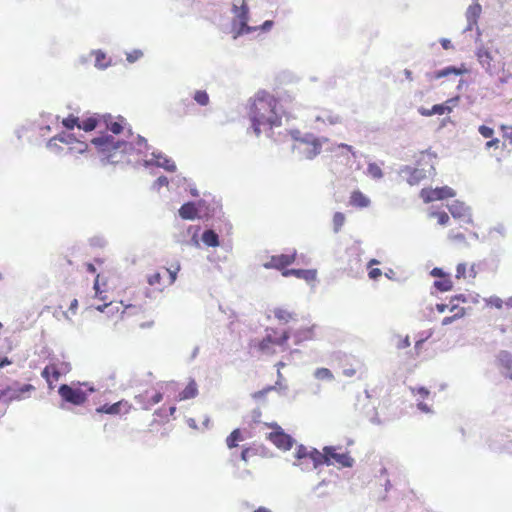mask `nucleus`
Segmentation results:
<instances>
[{
  "instance_id": "nucleus-1",
  "label": "nucleus",
  "mask_w": 512,
  "mask_h": 512,
  "mask_svg": "<svg viewBox=\"0 0 512 512\" xmlns=\"http://www.w3.org/2000/svg\"><path fill=\"white\" fill-rule=\"evenodd\" d=\"M97 152L104 156L102 159L109 164H117L121 162L126 155L137 151L139 155H145L151 148L145 137L138 135L136 143L115 138L107 132H100L96 137L91 139Z\"/></svg>"
},
{
  "instance_id": "nucleus-2",
  "label": "nucleus",
  "mask_w": 512,
  "mask_h": 512,
  "mask_svg": "<svg viewBox=\"0 0 512 512\" xmlns=\"http://www.w3.org/2000/svg\"><path fill=\"white\" fill-rule=\"evenodd\" d=\"M249 120L256 136L262 131H272L281 125V116L278 113V100L269 92L259 91L249 107Z\"/></svg>"
},
{
  "instance_id": "nucleus-3",
  "label": "nucleus",
  "mask_w": 512,
  "mask_h": 512,
  "mask_svg": "<svg viewBox=\"0 0 512 512\" xmlns=\"http://www.w3.org/2000/svg\"><path fill=\"white\" fill-rule=\"evenodd\" d=\"M341 446H324L321 451H314L316 459L314 460V468H319L322 465L331 466L334 464L339 465L342 468H352L355 460L350 456L349 452L339 453Z\"/></svg>"
},
{
  "instance_id": "nucleus-4",
  "label": "nucleus",
  "mask_w": 512,
  "mask_h": 512,
  "mask_svg": "<svg viewBox=\"0 0 512 512\" xmlns=\"http://www.w3.org/2000/svg\"><path fill=\"white\" fill-rule=\"evenodd\" d=\"M94 391V387L89 383L78 385L61 384L58 387V394L60 395L63 402L60 407L64 409V403L80 406L86 402L88 395Z\"/></svg>"
},
{
  "instance_id": "nucleus-5",
  "label": "nucleus",
  "mask_w": 512,
  "mask_h": 512,
  "mask_svg": "<svg viewBox=\"0 0 512 512\" xmlns=\"http://www.w3.org/2000/svg\"><path fill=\"white\" fill-rule=\"evenodd\" d=\"M231 12L234 14V18L232 19V31L234 33V38L250 34L257 30V27L248 25L250 9L245 0H243L239 6L233 4Z\"/></svg>"
},
{
  "instance_id": "nucleus-6",
  "label": "nucleus",
  "mask_w": 512,
  "mask_h": 512,
  "mask_svg": "<svg viewBox=\"0 0 512 512\" xmlns=\"http://www.w3.org/2000/svg\"><path fill=\"white\" fill-rule=\"evenodd\" d=\"M35 390L32 384L25 383L20 384L14 381L12 385H9L0 390V403L7 406L12 401H20L30 396V393Z\"/></svg>"
},
{
  "instance_id": "nucleus-7",
  "label": "nucleus",
  "mask_w": 512,
  "mask_h": 512,
  "mask_svg": "<svg viewBox=\"0 0 512 512\" xmlns=\"http://www.w3.org/2000/svg\"><path fill=\"white\" fill-rule=\"evenodd\" d=\"M266 426L272 429V431L267 435V438L280 450L288 451L290 450L296 440L276 422L266 423Z\"/></svg>"
},
{
  "instance_id": "nucleus-8",
  "label": "nucleus",
  "mask_w": 512,
  "mask_h": 512,
  "mask_svg": "<svg viewBox=\"0 0 512 512\" xmlns=\"http://www.w3.org/2000/svg\"><path fill=\"white\" fill-rule=\"evenodd\" d=\"M152 158L146 159L143 161V166L146 168L150 167H160L163 168L167 172H175L177 167L175 162L165 155L161 151L154 150L151 152Z\"/></svg>"
},
{
  "instance_id": "nucleus-9",
  "label": "nucleus",
  "mask_w": 512,
  "mask_h": 512,
  "mask_svg": "<svg viewBox=\"0 0 512 512\" xmlns=\"http://www.w3.org/2000/svg\"><path fill=\"white\" fill-rule=\"evenodd\" d=\"M321 150L322 142L319 137H316V140L312 143H299L292 146V151L298 153L300 159L312 160L321 153Z\"/></svg>"
},
{
  "instance_id": "nucleus-10",
  "label": "nucleus",
  "mask_w": 512,
  "mask_h": 512,
  "mask_svg": "<svg viewBox=\"0 0 512 512\" xmlns=\"http://www.w3.org/2000/svg\"><path fill=\"white\" fill-rule=\"evenodd\" d=\"M205 205V199L187 201L178 210L179 217L183 220H195L202 217L201 206Z\"/></svg>"
},
{
  "instance_id": "nucleus-11",
  "label": "nucleus",
  "mask_w": 512,
  "mask_h": 512,
  "mask_svg": "<svg viewBox=\"0 0 512 512\" xmlns=\"http://www.w3.org/2000/svg\"><path fill=\"white\" fill-rule=\"evenodd\" d=\"M476 30H477V38H476L475 42H476V44H478L480 42V44L477 45V47H476L475 55L477 57L479 64L482 66V68H484L487 73L492 75V73H493L492 72V64H491V62L493 61L492 54L487 48H485V46L481 42V40H480L481 31L478 26H476Z\"/></svg>"
},
{
  "instance_id": "nucleus-12",
  "label": "nucleus",
  "mask_w": 512,
  "mask_h": 512,
  "mask_svg": "<svg viewBox=\"0 0 512 512\" xmlns=\"http://www.w3.org/2000/svg\"><path fill=\"white\" fill-rule=\"evenodd\" d=\"M296 255V250L291 254L273 255L269 261L263 264V267L265 269H276L282 272L284 269H289L288 266L294 263Z\"/></svg>"
},
{
  "instance_id": "nucleus-13",
  "label": "nucleus",
  "mask_w": 512,
  "mask_h": 512,
  "mask_svg": "<svg viewBox=\"0 0 512 512\" xmlns=\"http://www.w3.org/2000/svg\"><path fill=\"white\" fill-rule=\"evenodd\" d=\"M447 208L455 219H460L467 224H472V209L470 206L466 205L464 202L455 200L453 203L447 205Z\"/></svg>"
},
{
  "instance_id": "nucleus-14",
  "label": "nucleus",
  "mask_w": 512,
  "mask_h": 512,
  "mask_svg": "<svg viewBox=\"0 0 512 512\" xmlns=\"http://www.w3.org/2000/svg\"><path fill=\"white\" fill-rule=\"evenodd\" d=\"M111 118H112V115L109 113L89 114L86 117H84L82 120H80L79 129L83 130L85 132H91V131L95 130L101 122L103 123V121L110 120Z\"/></svg>"
},
{
  "instance_id": "nucleus-15",
  "label": "nucleus",
  "mask_w": 512,
  "mask_h": 512,
  "mask_svg": "<svg viewBox=\"0 0 512 512\" xmlns=\"http://www.w3.org/2000/svg\"><path fill=\"white\" fill-rule=\"evenodd\" d=\"M469 70L466 68L465 64H461L460 66L449 65L442 69L436 70L434 72H427L426 77L430 80L432 79H440L450 75L461 76L463 74L468 73Z\"/></svg>"
},
{
  "instance_id": "nucleus-16",
  "label": "nucleus",
  "mask_w": 512,
  "mask_h": 512,
  "mask_svg": "<svg viewBox=\"0 0 512 512\" xmlns=\"http://www.w3.org/2000/svg\"><path fill=\"white\" fill-rule=\"evenodd\" d=\"M399 174L405 178L411 186L419 184L421 180L426 178V171L424 169L414 168L408 165L401 167Z\"/></svg>"
},
{
  "instance_id": "nucleus-17",
  "label": "nucleus",
  "mask_w": 512,
  "mask_h": 512,
  "mask_svg": "<svg viewBox=\"0 0 512 512\" xmlns=\"http://www.w3.org/2000/svg\"><path fill=\"white\" fill-rule=\"evenodd\" d=\"M202 209V217L205 220L209 219H219L221 218L222 205L219 200L212 198V200L205 199V205L201 206Z\"/></svg>"
},
{
  "instance_id": "nucleus-18",
  "label": "nucleus",
  "mask_w": 512,
  "mask_h": 512,
  "mask_svg": "<svg viewBox=\"0 0 512 512\" xmlns=\"http://www.w3.org/2000/svg\"><path fill=\"white\" fill-rule=\"evenodd\" d=\"M317 271L315 269L289 268L282 271V276H294L298 279H304L307 282L316 279Z\"/></svg>"
},
{
  "instance_id": "nucleus-19",
  "label": "nucleus",
  "mask_w": 512,
  "mask_h": 512,
  "mask_svg": "<svg viewBox=\"0 0 512 512\" xmlns=\"http://www.w3.org/2000/svg\"><path fill=\"white\" fill-rule=\"evenodd\" d=\"M479 294H456L450 297V311L453 312L458 309L459 303H463L466 305L468 302L478 303L479 302Z\"/></svg>"
},
{
  "instance_id": "nucleus-20",
  "label": "nucleus",
  "mask_w": 512,
  "mask_h": 512,
  "mask_svg": "<svg viewBox=\"0 0 512 512\" xmlns=\"http://www.w3.org/2000/svg\"><path fill=\"white\" fill-rule=\"evenodd\" d=\"M201 242L207 247H218L220 246V238L214 226L206 228L201 234Z\"/></svg>"
},
{
  "instance_id": "nucleus-21",
  "label": "nucleus",
  "mask_w": 512,
  "mask_h": 512,
  "mask_svg": "<svg viewBox=\"0 0 512 512\" xmlns=\"http://www.w3.org/2000/svg\"><path fill=\"white\" fill-rule=\"evenodd\" d=\"M103 123L106 125V132H111V135L116 138L117 135L121 134L124 131L126 119L122 116H118L116 120H113L112 117L110 120L103 121Z\"/></svg>"
},
{
  "instance_id": "nucleus-22",
  "label": "nucleus",
  "mask_w": 512,
  "mask_h": 512,
  "mask_svg": "<svg viewBox=\"0 0 512 512\" xmlns=\"http://www.w3.org/2000/svg\"><path fill=\"white\" fill-rule=\"evenodd\" d=\"M314 451L319 450L314 447L308 449L304 444H299L296 446L294 457L296 461L309 459L314 464V460L316 459V456L313 453Z\"/></svg>"
},
{
  "instance_id": "nucleus-23",
  "label": "nucleus",
  "mask_w": 512,
  "mask_h": 512,
  "mask_svg": "<svg viewBox=\"0 0 512 512\" xmlns=\"http://www.w3.org/2000/svg\"><path fill=\"white\" fill-rule=\"evenodd\" d=\"M316 325L300 328L293 333L294 343L300 345L302 342L312 340L314 338V329Z\"/></svg>"
},
{
  "instance_id": "nucleus-24",
  "label": "nucleus",
  "mask_w": 512,
  "mask_h": 512,
  "mask_svg": "<svg viewBox=\"0 0 512 512\" xmlns=\"http://www.w3.org/2000/svg\"><path fill=\"white\" fill-rule=\"evenodd\" d=\"M266 335L262 340L259 341L257 348L262 353H268L271 345H274V335L277 334V330L274 328H267Z\"/></svg>"
},
{
  "instance_id": "nucleus-25",
  "label": "nucleus",
  "mask_w": 512,
  "mask_h": 512,
  "mask_svg": "<svg viewBox=\"0 0 512 512\" xmlns=\"http://www.w3.org/2000/svg\"><path fill=\"white\" fill-rule=\"evenodd\" d=\"M90 55L95 56L94 66L99 70H105L112 65V60L110 58H108L107 54L100 49L92 50L90 52Z\"/></svg>"
},
{
  "instance_id": "nucleus-26",
  "label": "nucleus",
  "mask_w": 512,
  "mask_h": 512,
  "mask_svg": "<svg viewBox=\"0 0 512 512\" xmlns=\"http://www.w3.org/2000/svg\"><path fill=\"white\" fill-rule=\"evenodd\" d=\"M497 361L507 370L505 377L512 380V354L509 351L501 350L497 355Z\"/></svg>"
},
{
  "instance_id": "nucleus-27",
  "label": "nucleus",
  "mask_w": 512,
  "mask_h": 512,
  "mask_svg": "<svg viewBox=\"0 0 512 512\" xmlns=\"http://www.w3.org/2000/svg\"><path fill=\"white\" fill-rule=\"evenodd\" d=\"M370 199L360 190H355L351 193L350 204L357 208H366L370 205Z\"/></svg>"
},
{
  "instance_id": "nucleus-28",
  "label": "nucleus",
  "mask_w": 512,
  "mask_h": 512,
  "mask_svg": "<svg viewBox=\"0 0 512 512\" xmlns=\"http://www.w3.org/2000/svg\"><path fill=\"white\" fill-rule=\"evenodd\" d=\"M135 400L138 404L142 405V408L144 410H149L151 407L163 400V393L162 392H156L150 400L145 401V395L139 394L135 397Z\"/></svg>"
},
{
  "instance_id": "nucleus-29",
  "label": "nucleus",
  "mask_w": 512,
  "mask_h": 512,
  "mask_svg": "<svg viewBox=\"0 0 512 512\" xmlns=\"http://www.w3.org/2000/svg\"><path fill=\"white\" fill-rule=\"evenodd\" d=\"M289 134L291 138L295 141L294 144L304 143L309 144L312 143V141L316 140V137L313 133H302L298 129H292L289 130Z\"/></svg>"
},
{
  "instance_id": "nucleus-30",
  "label": "nucleus",
  "mask_w": 512,
  "mask_h": 512,
  "mask_svg": "<svg viewBox=\"0 0 512 512\" xmlns=\"http://www.w3.org/2000/svg\"><path fill=\"white\" fill-rule=\"evenodd\" d=\"M41 376L46 380L50 389L53 388V382L58 381L61 376V373L55 366H46L42 372Z\"/></svg>"
},
{
  "instance_id": "nucleus-31",
  "label": "nucleus",
  "mask_w": 512,
  "mask_h": 512,
  "mask_svg": "<svg viewBox=\"0 0 512 512\" xmlns=\"http://www.w3.org/2000/svg\"><path fill=\"white\" fill-rule=\"evenodd\" d=\"M198 394V386L194 379H190L186 387L179 393V400L195 398Z\"/></svg>"
},
{
  "instance_id": "nucleus-32",
  "label": "nucleus",
  "mask_w": 512,
  "mask_h": 512,
  "mask_svg": "<svg viewBox=\"0 0 512 512\" xmlns=\"http://www.w3.org/2000/svg\"><path fill=\"white\" fill-rule=\"evenodd\" d=\"M124 404V401H118L112 404H104L100 405L96 408V412L99 414H109V415H118L121 412V407Z\"/></svg>"
},
{
  "instance_id": "nucleus-33",
  "label": "nucleus",
  "mask_w": 512,
  "mask_h": 512,
  "mask_svg": "<svg viewBox=\"0 0 512 512\" xmlns=\"http://www.w3.org/2000/svg\"><path fill=\"white\" fill-rule=\"evenodd\" d=\"M245 437L243 436L242 430L240 428H235L226 438V444L229 449L235 448L238 446V442L243 441Z\"/></svg>"
},
{
  "instance_id": "nucleus-34",
  "label": "nucleus",
  "mask_w": 512,
  "mask_h": 512,
  "mask_svg": "<svg viewBox=\"0 0 512 512\" xmlns=\"http://www.w3.org/2000/svg\"><path fill=\"white\" fill-rule=\"evenodd\" d=\"M433 287L439 292H448L453 289V282L450 274L433 282Z\"/></svg>"
},
{
  "instance_id": "nucleus-35",
  "label": "nucleus",
  "mask_w": 512,
  "mask_h": 512,
  "mask_svg": "<svg viewBox=\"0 0 512 512\" xmlns=\"http://www.w3.org/2000/svg\"><path fill=\"white\" fill-rule=\"evenodd\" d=\"M316 121H322L324 123H329L331 125H335V124H339L342 122V118L337 115V114H334L332 113L331 111H323L321 115H318L316 117Z\"/></svg>"
},
{
  "instance_id": "nucleus-36",
  "label": "nucleus",
  "mask_w": 512,
  "mask_h": 512,
  "mask_svg": "<svg viewBox=\"0 0 512 512\" xmlns=\"http://www.w3.org/2000/svg\"><path fill=\"white\" fill-rule=\"evenodd\" d=\"M436 200H444L456 195V191L449 186H441L434 188Z\"/></svg>"
},
{
  "instance_id": "nucleus-37",
  "label": "nucleus",
  "mask_w": 512,
  "mask_h": 512,
  "mask_svg": "<svg viewBox=\"0 0 512 512\" xmlns=\"http://www.w3.org/2000/svg\"><path fill=\"white\" fill-rule=\"evenodd\" d=\"M201 227L199 225L189 226L188 232L192 233L191 239L187 241L188 245L194 246L196 248H200L201 237L199 238V232Z\"/></svg>"
},
{
  "instance_id": "nucleus-38",
  "label": "nucleus",
  "mask_w": 512,
  "mask_h": 512,
  "mask_svg": "<svg viewBox=\"0 0 512 512\" xmlns=\"http://www.w3.org/2000/svg\"><path fill=\"white\" fill-rule=\"evenodd\" d=\"M79 124L80 118L73 114H69L66 118L62 120L63 127L68 131L73 130L75 127L79 129Z\"/></svg>"
},
{
  "instance_id": "nucleus-39",
  "label": "nucleus",
  "mask_w": 512,
  "mask_h": 512,
  "mask_svg": "<svg viewBox=\"0 0 512 512\" xmlns=\"http://www.w3.org/2000/svg\"><path fill=\"white\" fill-rule=\"evenodd\" d=\"M193 99L200 106H207L210 102V97L206 90H196L193 94Z\"/></svg>"
},
{
  "instance_id": "nucleus-40",
  "label": "nucleus",
  "mask_w": 512,
  "mask_h": 512,
  "mask_svg": "<svg viewBox=\"0 0 512 512\" xmlns=\"http://www.w3.org/2000/svg\"><path fill=\"white\" fill-rule=\"evenodd\" d=\"M314 377L318 380H326V381H331L334 378L331 370L328 368H324V367L317 368L314 371Z\"/></svg>"
},
{
  "instance_id": "nucleus-41",
  "label": "nucleus",
  "mask_w": 512,
  "mask_h": 512,
  "mask_svg": "<svg viewBox=\"0 0 512 512\" xmlns=\"http://www.w3.org/2000/svg\"><path fill=\"white\" fill-rule=\"evenodd\" d=\"M433 330H424L418 333L417 339L415 341V349H420L423 344L432 337Z\"/></svg>"
},
{
  "instance_id": "nucleus-42",
  "label": "nucleus",
  "mask_w": 512,
  "mask_h": 512,
  "mask_svg": "<svg viewBox=\"0 0 512 512\" xmlns=\"http://www.w3.org/2000/svg\"><path fill=\"white\" fill-rule=\"evenodd\" d=\"M345 223V215L342 212H335L333 215V231L338 233Z\"/></svg>"
},
{
  "instance_id": "nucleus-43",
  "label": "nucleus",
  "mask_w": 512,
  "mask_h": 512,
  "mask_svg": "<svg viewBox=\"0 0 512 512\" xmlns=\"http://www.w3.org/2000/svg\"><path fill=\"white\" fill-rule=\"evenodd\" d=\"M277 386H279L281 388L279 381H277L275 385H269V386L263 388L262 390L254 392L252 394V397L255 400H260V399L264 398L270 391L276 390Z\"/></svg>"
},
{
  "instance_id": "nucleus-44",
  "label": "nucleus",
  "mask_w": 512,
  "mask_h": 512,
  "mask_svg": "<svg viewBox=\"0 0 512 512\" xmlns=\"http://www.w3.org/2000/svg\"><path fill=\"white\" fill-rule=\"evenodd\" d=\"M176 410L177 408L175 405L170 406L169 408L161 407L155 411L154 415L168 420L169 416H173Z\"/></svg>"
},
{
  "instance_id": "nucleus-45",
  "label": "nucleus",
  "mask_w": 512,
  "mask_h": 512,
  "mask_svg": "<svg viewBox=\"0 0 512 512\" xmlns=\"http://www.w3.org/2000/svg\"><path fill=\"white\" fill-rule=\"evenodd\" d=\"M274 316L279 321L288 322L290 319H293L294 314L291 313V312H288L287 310L282 309V308H275L274 309Z\"/></svg>"
},
{
  "instance_id": "nucleus-46",
  "label": "nucleus",
  "mask_w": 512,
  "mask_h": 512,
  "mask_svg": "<svg viewBox=\"0 0 512 512\" xmlns=\"http://www.w3.org/2000/svg\"><path fill=\"white\" fill-rule=\"evenodd\" d=\"M290 328L287 329V330H284L279 337H276L274 335V345H277V346H280V347H284L287 342L289 341L290 337H291V332H290Z\"/></svg>"
},
{
  "instance_id": "nucleus-47",
  "label": "nucleus",
  "mask_w": 512,
  "mask_h": 512,
  "mask_svg": "<svg viewBox=\"0 0 512 512\" xmlns=\"http://www.w3.org/2000/svg\"><path fill=\"white\" fill-rule=\"evenodd\" d=\"M367 171L374 179H381L384 176L382 169L374 162L368 164Z\"/></svg>"
},
{
  "instance_id": "nucleus-48",
  "label": "nucleus",
  "mask_w": 512,
  "mask_h": 512,
  "mask_svg": "<svg viewBox=\"0 0 512 512\" xmlns=\"http://www.w3.org/2000/svg\"><path fill=\"white\" fill-rule=\"evenodd\" d=\"M434 193V188H423L420 191V197L424 203H431L436 201Z\"/></svg>"
},
{
  "instance_id": "nucleus-49",
  "label": "nucleus",
  "mask_w": 512,
  "mask_h": 512,
  "mask_svg": "<svg viewBox=\"0 0 512 512\" xmlns=\"http://www.w3.org/2000/svg\"><path fill=\"white\" fill-rule=\"evenodd\" d=\"M430 216L431 217H436L437 221H438V224L441 225V226L447 225L449 223V220H450L448 214L445 211L431 212Z\"/></svg>"
},
{
  "instance_id": "nucleus-50",
  "label": "nucleus",
  "mask_w": 512,
  "mask_h": 512,
  "mask_svg": "<svg viewBox=\"0 0 512 512\" xmlns=\"http://www.w3.org/2000/svg\"><path fill=\"white\" fill-rule=\"evenodd\" d=\"M89 243H90L91 247L104 248V247H106L108 242L105 239V237H103L101 235H96V236H93L92 238H90Z\"/></svg>"
},
{
  "instance_id": "nucleus-51",
  "label": "nucleus",
  "mask_w": 512,
  "mask_h": 512,
  "mask_svg": "<svg viewBox=\"0 0 512 512\" xmlns=\"http://www.w3.org/2000/svg\"><path fill=\"white\" fill-rule=\"evenodd\" d=\"M258 451H259V448H257L256 446H244L242 448V451L240 453V459L247 462L248 461V457L250 454H258Z\"/></svg>"
},
{
  "instance_id": "nucleus-52",
  "label": "nucleus",
  "mask_w": 512,
  "mask_h": 512,
  "mask_svg": "<svg viewBox=\"0 0 512 512\" xmlns=\"http://www.w3.org/2000/svg\"><path fill=\"white\" fill-rule=\"evenodd\" d=\"M143 55L144 53L142 50L134 49L133 51L126 53V60L132 64L141 59Z\"/></svg>"
},
{
  "instance_id": "nucleus-53",
  "label": "nucleus",
  "mask_w": 512,
  "mask_h": 512,
  "mask_svg": "<svg viewBox=\"0 0 512 512\" xmlns=\"http://www.w3.org/2000/svg\"><path fill=\"white\" fill-rule=\"evenodd\" d=\"M433 115L450 114L451 108H448L444 103L434 104L432 106Z\"/></svg>"
},
{
  "instance_id": "nucleus-54",
  "label": "nucleus",
  "mask_w": 512,
  "mask_h": 512,
  "mask_svg": "<svg viewBox=\"0 0 512 512\" xmlns=\"http://www.w3.org/2000/svg\"><path fill=\"white\" fill-rule=\"evenodd\" d=\"M178 106L181 107L180 114H188L190 108H192L194 106V103L189 98H182L178 102Z\"/></svg>"
},
{
  "instance_id": "nucleus-55",
  "label": "nucleus",
  "mask_w": 512,
  "mask_h": 512,
  "mask_svg": "<svg viewBox=\"0 0 512 512\" xmlns=\"http://www.w3.org/2000/svg\"><path fill=\"white\" fill-rule=\"evenodd\" d=\"M56 137L59 142L65 143V144H71V143L77 141L75 135L71 134V133L62 132V133L56 135Z\"/></svg>"
},
{
  "instance_id": "nucleus-56",
  "label": "nucleus",
  "mask_w": 512,
  "mask_h": 512,
  "mask_svg": "<svg viewBox=\"0 0 512 512\" xmlns=\"http://www.w3.org/2000/svg\"><path fill=\"white\" fill-rule=\"evenodd\" d=\"M169 180L166 176L161 175L159 176L152 184V189L159 191L161 187L168 186Z\"/></svg>"
},
{
  "instance_id": "nucleus-57",
  "label": "nucleus",
  "mask_w": 512,
  "mask_h": 512,
  "mask_svg": "<svg viewBox=\"0 0 512 512\" xmlns=\"http://www.w3.org/2000/svg\"><path fill=\"white\" fill-rule=\"evenodd\" d=\"M478 132L482 137L487 139L492 138L494 135V129L486 125H480L478 127Z\"/></svg>"
},
{
  "instance_id": "nucleus-58",
  "label": "nucleus",
  "mask_w": 512,
  "mask_h": 512,
  "mask_svg": "<svg viewBox=\"0 0 512 512\" xmlns=\"http://www.w3.org/2000/svg\"><path fill=\"white\" fill-rule=\"evenodd\" d=\"M261 416L262 412L259 408L253 409L250 415V420L248 421L249 426L260 423Z\"/></svg>"
},
{
  "instance_id": "nucleus-59",
  "label": "nucleus",
  "mask_w": 512,
  "mask_h": 512,
  "mask_svg": "<svg viewBox=\"0 0 512 512\" xmlns=\"http://www.w3.org/2000/svg\"><path fill=\"white\" fill-rule=\"evenodd\" d=\"M180 268H181L180 263L176 262L175 265H172V267L168 269L169 279H170L171 284L176 281L178 272L180 271Z\"/></svg>"
},
{
  "instance_id": "nucleus-60",
  "label": "nucleus",
  "mask_w": 512,
  "mask_h": 512,
  "mask_svg": "<svg viewBox=\"0 0 512 512\" xmlns=\"http://www.w3.org/2000/svg\"><path fill=\"white\" fill-rule=\"evenodd\" d=\"M498 233L501 237H506V227L503 223H498L496 226L490 228L489 230V235H491L492 233Z\"/></svg>"
},
{
  "instance_id": "nucleus-61",
  "label": "nucleus",
  "mask_w": 512,
  "mask_h": 512,
  "mask_svg": "<svg viewBox=\"0 0 512 512\" xmlns=\"http://www.w3.org/2000/svg\"><path fill=\"white\" fill-rule=\"evenodd\" d=\"M486 303H487V305H490L497 309L502 308V305H503L502 299L497 296H492L489 299H486Z\"/></svg>"
},
{
  "instance_id": "nucleus-62",
  "label": "nucleus",
  "mask_w": 512,
  "mask_h": 512,
  "mask_svg": "<svg viewBox=\"0 0 512 512\" xmlns=\"http://www.w3.org/2000/svg\"><path fill=\"white\" fill-rule=\"evenodd\" d=\"M58 139L56 136L52 137L48 143H47V147L49 149H51L52 151H55L56 153H59L63 148L57 144Z\"/></svg>"
},
{
  "instance_id": "nucleus-63",
  "label": "nucleus",
  "mask_w": 512,
  "mask_h": 512,
  "mask_svg": "<svg viewBox=\"0 0 512 512\" xmlns=\"http://www.w3.org/2000/svg\"><path fill=\"white\" fill-rule=\"evenodd\" d=\"M466 271H467V268H466V264L465 263H459L456 267V278L457 279H461V278H465L466 276Z\"/></svg>"
},
{
  "instance_id": "nucleus-64",
  "label": "nucleus",
  "mask_w": 512,
  "mask_h": 512,
  "mask_svg": "<svg viewBox=\"0 0 512 512\" xmlns=\"http://www.w3.org/2000/svg\"><path fill=\"white\" fill-rule=\"evenodd\" d=\"M413 393L419 395L421 398H426L429 396L430 391L425 386H418L413 388Z\"/></svg>"
}]
</instances>
